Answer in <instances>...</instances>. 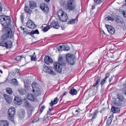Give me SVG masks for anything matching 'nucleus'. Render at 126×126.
Here are the masks:
<instances>
[{"mask_svg": "<svg viewBox=\"0 0 126 126\" xmlns=\"http://www.w3.org/2000/svg\"><path fill=\"white\" fill-rule=\"evenodd\" d=\"M78 93V92L76 90L72 88L70 90L69 93L72 95H74Z\"/></svg>", "mask_w": 126, "mask_h": 126, "instance_id": "23", "label": "nucleus"}, {"mask_svg": "<svg viewBox=\"0 0 126 126\" xmlns=\"http://www.w3.org/2000/svg\"><path fill=\"white\" fill-rule=\"evenodd\" d=\"M67 93V92H65L63 94L61 95V97H63V96L66 95Z\"/></svg>", "mask_w": 126, "mask_h": 126, "instance_id": "56", "label": "nucleus"}, {"mask_svg": "<svg viewBox=\"0 0 126 126\" xmlns=\"http://www.w3.org/2000/svg\"><path fill=\"white\" fill-rule=\"evenodd\" d=\"M58 49L59 51H62L63 50H64V48L63 47V44L62 46H58Z\"/></svg>", "mask_w": 126, "mask_h": 126, "instance_id": "40", "label": "nucleus"}, {"mask_svg": "<svg viewBox=\"0 0 126 126\" xmlns=\"http://www.w3.org/2000/svg\"><path fill=\"white\" fill-rule=\"evenodd\" d=\"M58 63L55 62L54 64V69L55 71L59 73L62 72V66H65L66 64L64 59L62 57H59L58 60Z\"/></svg>", "mask_w": 126, "mask_h": 126, "instance_id": "1", "label": "nucleus"}, {"mask_svg": "<svg viewBox=\"0 0 126 126\" xmlns=\"http://www.w3.org/2000/svg\"><path fill=\"white\" fill-rule=\"evenodd\" d=\"M35 97L32 94H30L28 95L27 98L28 99L31 100L33 101H34Z\"/></svg>", "mask_w": 126, "mask_h": 126, "instance_id": "30", "label": "nucleus"}, {"mask_svg": "<svg viewBox=\"0 0 126 126\" xmlns=\"http://www.w3.org/2000/svg\"><path fill=\"white\" fill-rule=\"evenodd\" d=\"M57 14L59 20L61 21H66L68 18L67 15L61 9L58 11Z\"/></svg>", "mask_w": 126, "mask_h": 126, "instance_id": "4", "label": "nucleus"}, {"mask_svg": "<svg viewBox=\"0 0 126 126\" xmlns=\"http://www.w3.org/2000/svg\"><path fill=\"white\" fill-rule=\"evenodd\" d=\"M22 58V57L21 56H17L16 58V60L17 61H19Z\"/></svg>", "mask_w": 126, "mask_h": 126, "instance_id": "43", "label": "nucleus"}, {"mask_svg": "<svg viewBox=\"0 0 126 126\" xmlns=\"http://www.w3.org/2000/svg\"><path fill=\"white\" fill-rule=\"evenodd\" d=\"M36 2L33 1H30L29 3V6L30 8L31 9L34 8L36 6Z\"/></svg>", "mask_w": 126, "mask_h": 126, "instance_id": "21", "label": "nucleus"}, {"mask_svg": "<svg viewBox=\"0 0 126 126\" xmlns=\"http://www.w3.org/2000/svg\"><path fill=\"white\" fill-rule=\"evenodd\" d=\"M39 117H37L35 119L32 120V123H34L37 122L39 120Z\"/></svg>", "mask_w": 126, "mask_h": 126, "instance_id": "46", "label": "nucleus"}, {"mask_svg": "<svg viewBox=\"0 0 126 126\" xmlns=\"http://www.w3.org/2000/svg\"><path fill=\"white\" fill-rule=\"evenodd\" d=\"M45 107L44 105H43L41 107L40 109V111L41 112V113H42V112L43 110H44Z\"/></svg>", "mask_w": 126, "mask_h": 126, "instance_id": "48", "label": "nucleus"}, {"mask_svg": "<svg viewBox=\"0 0 126 126\" xmlns=\"http://www.w3.org/2000/svg\"><path fill=\"white\" fill-rule=\"evenodd\" d=\"M31 57V59L32 61H36V60L37 59L36 58V56H30Z\"/></svg>", "mask_w": 126, "mask_h": 126, "instance_id": "49", "label": "nucleus"}, {"mask_svg": "<svg viewBox=\"0 0 126 126\" xmlns=\"http://www.w3.org/2000/svg\"><path fill=\"white\" fill-rule=\"evenodd\" d=\"M0 126H9V122L7 120H2L0 121Z\"/></svg>", "mask_w": 126, "mask_h": 126, "instance_id": "18", "label": "nucleus"}, {"mask_svg": "<svg viewBox=\"0 0 126 126\" xmlns=\"http://www.w3.org/2000/svg\"><path fill=\"white\" fill-rule=\"evenodd\" d=\"M76 5L75 0H68L67 3V8L69 11H72L75 9Z\"/></svg>", "mask_w": 126, "mask_h": 126, "instance_id": "7", "label": "nucleus"}, {"mask_svg": "<svg viewBox=\"0 0 126 126\" xmlns=\"http://www.w3.org/2000/svg\"><path fill=\"white\" fill-rule=\"evenodd\" d=\"M11 18L9 16L0 15V23L3 27H8L11 25Z\"/></svg>", "mask_w": 126, "mask_h": 126, "instance_id": "3", "label": "nucleus"}, {"mask_svg": "<svg viewBox=\"0 0 126 126\" xmlns=\"http://www.w3.org/2000/svg\"><path fill=\"white\" fill-rule=\"evenodd\" d=\"M22 101V99L19 98L15 97L14 98V102L16 104L18 105L21 104Z\"/></svg>", "mask_w": 126, "mask_h": 126, "instance_id": "16", "label": "nucleus"}, {"mask_svg": "<svg viewBox=\"0 0 126 126\" xmlns=\"http://www.w3.org/2000/svg\"><path fill=\"white\" fill-rule=\"evenodd\" d=\"M112 118L111 115H110L107 121L106 126H109L112 121Z\"/></svg>", "mask_w": 126, "mask_h": 126, "instance_id": "20", "label": "nucleus"}, {"mask_svg": "<svg viewBox=\"0 0 126 126\" xmlns=\"http://www.w3.org/2000/svg\"><path fill=\"white\" fill-rule=\"evenodd\" d=\"M106 80L104 79H103L101 80L100 83V84L101 86H102L104 84Z\"/></svg>", "mask_w": 126, "mask_h": 126, "instance_id": "45", "label": "nucleus"}, {"mask_svg": "<svg viewBox=\"0 0 126 126\" xmlns=\"http://www.w3.org/2000/svg\"><path fill=\"white\" fill-rule=\"evenodd\" d=\"M96 78L97 79V80L96 81L99 83V82L101 79V77L100 76L97 77Z\"/></svg>", "mask_w": 126, "mask_h": 126, "instance_id": "54", "label": "nucleus"}, {"mask_svg": "<svg viewBox=\"0 0 126 126\" xmlns=\"http://www.w3.org/2000/svg\"><path fill=\"white\" fill-rule=\"evenodd\" d=\"M6 90L7 93L9 94H11L13 93V92L11 88L8 87L6 89Z\"/></svg>", "mask_w": 126, "mask_h": 126, "instance_id": "36", "label": "nucleus"}, {"mask_svg": "<svg viewBox=\"0 0 126 126\" xmlns=\"http://www.w3.org/2000/svg\"><path fill=\"white\" fill-rule=\"evenodd\" d=\"M18 92L21 95H23L25 94L26 91L24 89L20 88L18 89Z\"/></svg>", "mask_w": 126, "mask_h": 126, "instance_id": "28", "label": "nucleus"}, {"mask_svg": "<svg viewBox=\"0 0 126 126\" xmlns=\"http://www.w3.org/2000/svg\"><path fill=\"white\" fill-rule=\"evenodd\" d=\"M25 110L23 109H22L19 111L18 116L20 119H23L25 116Z\"/></svg>", "mask_w": 126, "mask_h": 126, "instance_id": "14", "label": "nucleus"}, {"mask_svg": "<svg viewBox=\"0 0 126 126\" xmlns=\"http://www.w3.org/2000/svg\"><path fill=\"white\" fill-rule=\"evenodd\" d=\"M23 30L24 31V34H28L29 35H30V34H29V33H30V32H29L26 29L23 28Z\"/></svg>", "mask_w": 126, "mask_h": 126, "instance_id": "42", "label": "nucleus"}, {"mask_svg": "<svg viewBox=\"0 0 126 126\" xmlns=\"http://www.w3.org/2000/svg\"><path fill=\"white\" fill-rule=\"evenodd\" d=\"M24 16L23 14H22L20 16V18L21 19V21L22 23H23V21H24Z\"/></svg>", "mask_w": 126, "mask_h": 126, "instance_id": "52", "label": "nucleus"}, {"mask_svg": "<svg viewBox=\"0 0 126 126\" xmlns=\"http://www.w3.org/2000/svg\"><path fill=\"white\" fill-rule=\"evenodd\" d=\"M27 26L29 28L34 29L36 27V26L31 20H29L26 23Z\"/></svg>", "mask_w": 126, "mask_h": 126, "instance_id": "8", "label": "nucleus"}, {"mask_svg": "<svg viewBox=\"0 0 126 126\" xmlns=\"http://www.w3.org/2000/svg\"><path fill=\"white\" fill-rule=\"evenodd\" d=\"M50 28L51 27L55 28L56 29H58L60 26L58 22L53 21L52 22L50 23Z\"/></svg>", "mask_w": 126, "mask_h": 126, "instance_id": "15", "label": "nucleus"}, {"mask_svg": "<svg viewBox=\"0 0 126 126\" xmlns=\"http://www.w3.org/2000/svg\"><path fill=\"white\" fill-rule=\"evenodd\" d=\"M104 0H94V3L96 4H99L100 3L103 1Z\"/></svg>", "mask_w": 126, "mask_h": 126, "instance_id": "39", "label": "nucleus"}, {"mask_svg": "<svg viewBox=\"0 0 126 126\" xmlns=\"http://www.w3.org/2000/svg\"><path fill=\"white\" fill-rule=\"evenodd\" d=\"M97 84H98L96 83L95 84H93V86L94 87H95L96 86Z\"/></svg>", "mask_w": 126, "mask_h": 126, "instance_id": "64", "label": "nucleus"}, {"mask_svg": "<svg viewBox=\"0 0 126 126\" xmlns=\"http://www.w3.org/2000/svg\"><path fill=\"white\" fill-rule=\"evenodd\" d=\"M96 117V116H94V115L93 116L92 119H91V121H92L93 120V119L95 118Z\"/></svg>", "mask_w": 126, "mask_h": 126, "instance_id": "61", "label": "nucleus"}, {"mask_svg": "<svg viewBox=\"0 0 126 126\" xmlns=\"http://www.w3.org/2000/svg\"><path fill=\"white\" fill-rule=\"evenodd\" d=\"M35 91L34 93L36 96H38L41 94V92L39 88L35 89Z\"/></svg>", "mask_w": 126, "mask_h": 126, "instance_id": "35", "label": "nucleus"}, {"mask_svg": "<svg viewBox=\"0 0 126 126\" xmlns=\"http://www.w3.org/2000/svg\"><path fill=\"white\" fill-rule=\"evenodd\" d=\"M33 110V108H28L27 110V113L28 116L29 118L32 115V111Z\"/></svg>", "mask_w": 126, "mask_h": 126, "instance_id": "31", "label": "nucleus"}, {"mask_svg": "<svg viewBox=\"0 0 126 126\" xmlns=\"http://www.w3.org/2000/svg\"><path fill=\"white\" fill-rule=\"evenodd\" d=\"M122 13L124 16L126 17V12H125L123 10L122 11Z\"/></svg>", "mask_w": 126, "mask_h": 126, "instance_id": "58", "label": "nucleus"}, {"mask_svg": "<svg viewBox=\"0 0 126 126\" xmlns=\"http://www.w3.org/2000/svg\"><path fill=\"white\" fill-rule=\"evenodd\" d=\"M3 95L7 102L8 104H10L12 101V98L6 94H4Z\"/></svg>", "mask_w": 126, "mask_h": 126, "instance_id": "17", "label": "nucleus"}, {"mask_svg": "<svg viewBox=\"0 0 126 126\" xmlns=\"http://www.w3.org/2000/svg\"><path fill=\"white\" fill-rule=\"evenodd\" d=\"M122 90L123 94L126 95V88L122 89Z\"/></svg>", "mask_w": 126, "mask_h": 126, "instance_id": "53", "label": "nucleus"}, {"mask_svg": "<svg viewBox=\"0 0 126 126\" xmlns=\"http://www.w3.org/2000/svg\"><path fill=\"white\" fill-rule=\"evenodd\" d=\"M43 69L44 71L46 72L47 73L51 75H55V73L51 69L49 68L45 65H44L43 66Z\"/></svg>", "mask_w": 126, "mask_h": 126, "instance_id": "10", "label": "nucleus"}, {"mask_svg": "<svg viewBox=\"0 0 126 126\" xmlns=\"http://www.w3.org/2000/svg\"><path fill=\"white\" fill-rule=\"evenodd\" d=\"M106 27L110 33L113 34L114 33L115 29L112 26L109 25H106Z\"/></svg>", "mask_w": 126, "mask_h": 126, "instance_id": "12", "label": "nucleus"}, {"mask_svg": "<svg viewBox=\"0 0 126 126\" xmlns=\"http://www.w3.org/2000/svg\"><path fill=\"white\" fill-rule=\"evenodd\" d=\"M11 84L15 86H17L18 85V82L17 79H11Z\"/></svg>", "mask_w": 126, "mask_h": 126, "instance_id": "24", "label": "nucleus"}, {"mask_svg": "<svg viewBox=\"0 0 126 126\" xmlns=\"http://www.w3.org/2000/svg\"><path fill=\"white\" fill-rule=\"evenodd\" d=\"M40 8L45 13H48L49 11L48 6L45 5V3H43L40 4Z\"/></svg>", "mask_w": 126, "mask_h": 126, "instance_id": "9", "label": "nucleus"}, {"mask_svg": "<svg viewBox=\"0 0 126 126\" xmlns=\"http://www.w3.org/2000/svg\"><path fill=\"white\" fill-rule=\"evenodd\" d=\"M2 5V4L1 2L0 1V13L2 12V8L1 7Z\"/></svg>", "mask_w": 126, "mask_h": 126, "instance_id": "55", "label": "nucleus"}, {"mask_svg": "<svg viewBox=\"0 0 126 126\" xmlns=\"http://www.w3.org/2000/svg\"><path fill=\"white\" fill-rule=\"evenodd\" d=\"M58 100L57 97L55 98L53 101H52L50 103V105L51 107L53 106L54 105V104H55L57 103L58 102L57 100Z\"/></svg>", "mask_w": 126, "mask_h": 126, "instance_id": "32", "label": "nucleus"}, {"mask_svg": "<svg viewBox=\"0 0 126 126\" xmlns=\"http://www.w3.org/2000/svg\"><path fill=\"white\" fill-rule=\"evenodd\" d=\"M0 46L5 47L7 48H10L12 46V43L10 41H7L1 40Z\"/></svg>", "mask_w": 126, "mask_h": 126, "instance_id": "6", "label": "nucleus"}, {"mask_svg": "<svg viewBox=\"0 0 126 126\" xmlns=\"http://www.w3.org/2000/svg\"><path fill=\"white\" fill-rule=\"evenodd\" d=\"M117 97L118 99L121 101L125 102L126 100L123 96L122 94H117Z\"/></svg>", "mask_w": 126, "mask_h": 126, "instance_id": "22", "label": "nucleus"}, {"mask_svg": "<svg viewBox=\"0 0 126 126\" xmlns=\"http://www.w3.org/2000/svg\"><path fill=\"white\" fill-rule=\"evenodd\" d=\"M110 76V73H107L105 74V78H104L105 79H107Z\"/></svg>", "mask_w": 126, "mask_h": 126, "instance_id": "51", "label": "nucleus"}, {"mask_svg": "<svg viewBox=\"0 0 126 126\" xmlns=\"http://www.w3.org/2000/svg\"><path fill=\"white\" fill-rule=\"evenodd\" d=\"M45 63L47 64H51L53 62V61L50 57L49 56H46L44 60Z\"/></svg>", "mask_w": 126, "mask_h": 126, "instance_id": "13", "label": "nucleus"}, {"mask_svg": "<svg viewBox=\"0 0 126 126\" xmlns=\"http://www.w3.org/2000/svg\"><path fill=\"white\" fill-rule=\"evenodd\" d=\"M105 19L107 20H113V18L110 16H108V17H106Z\"/></svg>", "mask_w": 126, "mask_h": 126, "instance_id": "47", "label": "nucleus"}, {"mask_svg": "<svg viewBox=\"0 0 126 126\" xmlns=\"http://www.w3.org/2000/svg\"><path fill=\"white\" fill-rule=\"evenodd\" d=\"M111 111L113 113H117L119 112L120 111V109L115 106L112 107L111 108Z\"/></svg>", "mask_w": 126, "mask_h": 126, "instance_id": "19", "label": "nucleus"}, {"mask_svg": "<svg viewBox=\"0 0 126 126\" xmlns=\"http://www.w3.org/2000/svg\"><path fill=\"white\" fill-rule=\"evenodd\" d=\"M24 105L27 108L29 109L33 108L31 106V104L26 99H24Z\"/></svg>", "mask_w": 126, "mask_h": 126, "instance_id": "26", "label": "nucleus"}, {"mask_svg": "<svg viewBox=\"0 0 126 126\" xmlns=\"http://www.w3.org/2000/svg\"><path fill=\"white\" fill-rule=\"evenodd\" d=\"M29 34H30V35H32L35 34H39V32L37 29H36L34 30H32L30 33H29Z\"/></svg>", "mask_w": 126, "mask_h": 126, "instance_id": "33", "label": "nucleus"}, {"mask_svg": "<svg viewBox=\"0 0 126 126\" xmlns=\"http://www.w3.org/2000/svg\"><path fill=\"white\" fill-rule=\"evenodd\" d=\"M24 10L26 13L29 14H31L32 13L31 10L30 9L28 6H27L25 7Z\"/></svg>", "mask_w": 126, "mask_h": 126, "instance_id": "29", "label": "nucleus"}, {"mask_svg": "<svg viewBox=\"0 0 126 126\" xmlns=\"http://www.w3.org/2000/svg\"><path fill=\"white\" fill-rule=\"evenodd\" d=\"M66 59L67 62L70 65H74L76 62V58L75 56L72 54H67L66 56Z\"/></svg>", "mask_w": 126, "mask_h": 126, "instance_id": "5", "label": "nucleus"}, {"mask_svg": "<svg viewBox=\"0 0 126 126\" xmlns=\"http://www.w3.org/2000/svg\"><path fill=\"white\" fill-rule=\"evenodd\" d=\"M124 86L125 87V88H123V89H126V83H125L124 84Z\"/></svg>", "mask_w": 126, "mask_h": 126, "instance_id": "62", "label": "nucleus"}, {"mask_svg": "<svg viewBox=\"0 0 126 126\" xmlns=\"http://www.w3.org/2000/svg\"><path fill=\"white\" fill-rule=\"evenodd\" d=\"M32 86L33 88L32 91L34 93L35 90L38 88L37 87L38 86V85L36 83V82L34 81L33 82L32 85Z\"/></svg>", "mask_w": 126, "mask_h": 126, "instance_id": "25", "label": "nucleus"}, {"mask_svg": "<svg viewBox=\"0 0 126 126\" xmlns=\"http://www.w3.org/2000/svg\"><path fill=\"white\" fill-rule=\"evenodd\" d=\"M63 47L64 48V50L65 51H68L70 49L69 47L67 45L66 43H64L63 44Z\"/></svg>", "mask_w": 126, "mask_h": 126, "instance_id": "34", "label": "nucleus"}, {"mask_svg": "<svg viewBox=\"0 0 126 126\" xmlns=\"http://www.w3.org/2000/svg\"><path fill=\"white\" fill-rule=\"evenodd\" d=\"M59 2L61 5L64 6H65V0H60Z\"/></svg>", "mask_w": 126, "mask_h": 126, "instance_id": "38", "label": "nucleus"}, {"mask_svg": "<svg viewBox=\"0 0 126 126\" xmlns=\"http://www.w3.org/2000/svg\"><path fill=\"white\" fill-rule=\"evenodd\" d=\"M8 112L9 116L11 117H13L15 113V109L14 107H10L8 110Z\"/></svg>", "mask_w": 126, "mask_h": 126, "instance_id": "11", "label": "nucleus"}, {"mask_svg": "<svg viewBox=\"0 0 126 126\" xmlns=\"http://www.w3.org/2000/svg\"><path fill=\"white\" fill-rule=\"evenodd\" d=\"M50 28V26L49 25H47L44 28L43 30V31L45 32H46Z\"/></svg>", "mask_w": 126, "mask_h": 126, "instance_id": "37", "label": "nucleus"}, {"mask_svg": "<svg viewBox=\"0 0 126 126\" xmlns=\"http://www.w3.org/2000/svg\"><path fill=\"white\" fill-rule=\"evenodd\" d=\"M50 112H51L50 110H49L48 111H47V115H48V114H49L50 113Z\"/></svg>", "mask_w": 126, "mask_h": 126, "instance_id": "60", "label": "nucleus"}, {"mask_svg": "<svg viewBox=\"0 0 126 126\" xmlns=\"http://www.w3.org/2000/svg\"><path fill=\"white\" fill-rule=\"evenodd\" d=\"M95 3H94V4L92 6V8L93 9L95 8Z\"/></svg>", "mask_w": 126, "mask_h": 126, "instance_id": "59", "label": "nucleus"}, {"mask_svg": "<svg viewBox=\"0 0 126 126\" xmlns=\"http://www.w3.org/2000/svg\"><path fill=\"white\" fill-rule=\"evenodd\" d=\"M114 104L115 106H119L121 105L122 103L119 101L118 102L115 101L114 103Z\"/></svg>", "mask_w": 126, "mask_h": 126, "instance_id": "41", "label": "nucleus"}, {"mask_svg": "<svg viewBox=\"0 0 126 126\" xmlns=\"http://www.w3.org/2000/svg\"><path fill=\"white\" fill-rule=\"evenodd\" d=\"M115 21L116 22H117L118 23H122V21H120V19L118 17L116 18Z\"/></svg>", "mask_w": 126, "mask_h": 126, "instance_id": "50", "label": "nucleus"}, {"mask_svg": "<svg viewBox=\"0 0 126 126\" xmlns=\"http://www.w3.org/2000/svg\"><path fill=\"white\" fill-rule=\"evenodd\" d=\"M48 117L45 116L43 118V122H46V121L48 120Z\"/></svg>", "mask_w": 126, "mask_h": 126, "instance_id": "44", "label": "nucleus"}, {"mask_svg": "<svg viewBox=\"0 0 126 126\" xmlns=\"http://www.w3.org/2000/svg\"><path fill=\"white\" fill-rule=\"evenodd\" d=\"M78 21V20L77 18H75L74 19H72L68 22V24H73L76 23Z\"/></svg>", "mask_w": 126, "mask_h": 126, "instance_id": "27", "label": "nucleus"}, {"mask_svg": "<svg viewBox=\"0 0 126 126\" xmlns=\"http://www.w3.org/2000/svg\"><path fill=\"white\" fill-rule=\"evenodd\" d=\"M79 111V110H76L75 112H77V113H75L76 115H77L78 114V112Z\"/></svg>", "mask_w": 126, "mask_h": 126, "instance_id": "63", "label": "nucleus"}, {"mask_svg": "<svg viewBox=\"0 0 126 126\" xmlns=\"http://www.w3.org/2000/svg\"><path fill=\"white\" fill-rule=\"evenodd\" d=\"M24 86L25 87V88L26 89H28L29 88V87L28 85V84L27 85H26L25 84V82H24Z\"/></svg>", "mask_w": 126, "mask_h": 126, "instance_id": "57", "label": "nucleus"}, {"mask_svg": "<svg viewBox=\"0 0 126 126\" xmlns=\"http://www.w3.org/2000/svg\"><path fill=\"white\" fill-rule=\"evenodd\" d=\"M3 31L5 33L1 36V40H7L9 38H13L14 34L10 28L8 27H3Z\"/></svg>", "mask_w": 126, "mask_h": 126, "instance_id": "2", "label": "nucleus"}]
</instances>
